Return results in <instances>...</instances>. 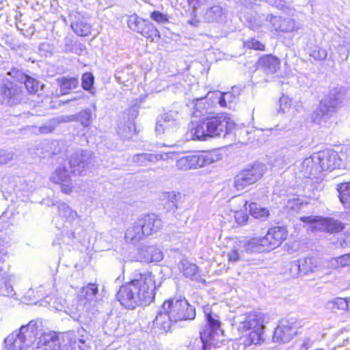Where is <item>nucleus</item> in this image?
Listing matches in <instances>:
<instances>
[{"label": "nucleus", "instance_id": "nucleus-1", "mask_svg": "<svg viewBox=\"0 0 350 350\" xmlns=\"http://www.w3.org/2000/svg\"><path fill=\"white\" fill-rule=\"evenodd\" d=\"M161 283L150 271H139L128 281L120 286L116 299L120 306L127 310L146 307L154 303Z\"/></svg>", "mask_w": 350, "mask_h": 350}, {"label": "nucleus", "instance_id": "nucleus-2", "mask_svg": "<svg viewBox=\"0 0 350 350\" xmlns=\"http://www.w3.org/2000/svg\"><path fill=\"white\" fill-rule=\"evenodd\" d=\"M243 124H239L228 113L209 112L198 121L192 129L193 139L205 141L208 138L225 137L239 130Z\"/></svg>", "mask_w": 350, "mask_h": 350}, {"label": "nucleus", "instance_id": "nucleus-3", "mask_svg": "<svg viewBox=\"0 0 350 350\" xmlns=\"http://www.w3.org/2000/svg\"><path fill=\"white\" fill-rule=\"evenodd\" d=\"M265 315L256 311L245 314V319L239 323L237 331L245 347L258 345L264 342L263 326Z\"/></svg>", "mask_w": 350, "mask_h": 350}, {"label": "nucleus", "instance_id": "nucleus-4", "mask_svg": "<svg viewBox=\"0 0 350 350\" xmlns=\"http://www.w3.org/2000/svg\"><path fill=\"white\" fill-rule=\"evenodd\" d=\"M219 159L220 154L215 149L191 150L177 159L176 165L180 170H189L203 167Z\"/></svg>", "mask_w": 350, "mask_h": 350}, {"label": "nucleus", "instance_id": "nucleus-5", "mask_svg": "<svg viewBox=\"0 0 350 350\" xmlns=\"http://www.w3.org/2000/svg\"><path fill=\"white\" fill-rule=\"evenodd\" d=\"M288 231L282 226H273L268 229L264 237H253L247 241L251 248L269 252L280 247L287 239Z\"/></svg>", "mask_w": 350, "mask_h": 350}, {"label": "nucleus", "instance_id": "nucleus-6", "mask_svg": "<svg viewBox=\"0 0 350 350\" xmlns=\"http://www.w3.org/2000/svg\"><path fill=\"white\" fill-rule=\"evenodd\" d=\"M172 318L176 322L193 320L196 308L185 298H170L163 301Z\"/></svg>", "mask_w": 350, "mask_h": 350}, {"label": "nucleus", "instance_id": "nucleus-7", "mask_svg": "<svg viewBox=\"0 0 350 350\" xmlns=\"http://www.w3.org/2000/svg\"><path fill=\"white\" fill-rule=\"evenodd\" d=\"M298 326L295 319H282L275 328L272 340L282 344L289 342L296 334Z\"/></svg>", "mask_w": 350, "mask_h": 350}, {"label": "nucleus", "instance_id": "nucleus-8", "mask_svg": "<svg viewBox=\"0 0 350 350\" xmlns=\"http://www.w3.org/2000/svg\"><path fill=\"white\" fill-rule=\"evenodd\" d=\"M262 167L252 165L249 168L241 170L235 177L234 187L237 190H243L246 187L256 183L263 176Z\"/></svg>", "mask_w": 350, "mask_h": 350}, {"label": "nucleus", "instance_id": "nucleus-9", "mask_svg": "<svg viewBox=\"0 0 350 350\" xmlns=\"http://www.w3.org/2000/svg\"><path fill=\"white\" fill-rule=\"evenodd\" d=\"M128 27L133 31L140 33L144 37L153 40L159 38V31L147 21L138 17L136 14L131 15L128 19Z\"/></svg>", "mask_w": 350, "mask_h": 350}, {"label": "nucleus", "instance_id": "nucleus-10", "mask_svg": "<svg viewBox=\"0 0 350 350\" xmlns=\"http://www.w3.org/2000/svg\"><path fill=\"white\" fill-rule=\"evenodd\" d=\"M137 221L146 237L157 232L162 226L161 219L154 213L146 214Z\"/></svg>", "mask_w": 350, "mask_h": 350}, {"label": "nucleus", "instance_id": "nucleus-11", "mask_svg": "<svg viewBox=\"0 0 350 350\" xmlns=\"http://www.w3.org/2000/svg\"><path fill=\"white\" fill-rule=\"evenodd\" d=\"M174 323L176 322L173 320L170 312L163 303L153 321L154 327L164 332H168L172 331Z\"/></svg>", "mask_w": 350, "mask_h": 350}, {"label": "nucleus", "instance_id": "nucleus-12", "mask_svg": "<svg viewBox=\"0 0 350 350\" xmlns=\"http://www.w3.org/2000/svg\"><path fill=\"white\" fill-rule=\"evenodd\" d=\"M0 93L7 99L8 103L16 105L22 100V90L12 82L4 84L3 81H0Z\"/></svg>", "mask_w": 350, "mask_h": 350}, {"label": "nucleus", "instance_id": "nucleus-13", "mask_svg": "<svg viewBox=\"0 0 350 350\" xmlns=\"http://www.w3.org/2000/svg\"><path fill=\"white\" fill-rule=\"evenodd\" d=\"M315 161L319 163L323 172L332 171L337 166L336 154L331 150H322L314 154Z\"/></svg>", "mask_w": 350, "mask_h": 350}, {"label": "nucleus", "instance_id": "nucleus-14", "mask_svg": "<svg viewBox=\"0 0 350 350\" xmlns=\"http://www.w3.org/2000/svg\"><path fill=\"white\" fill-rule=\"evenodd\" d=\"M37 347L41 350H62L58 333L55 332L43 333L39 338Z\"/></svg>", "mask_w": 350, "mask_h": 350}, {"label": "nucleus", "instance_id": "nucleus-15", "mask_svg": "<svg viewBox=\"0 0 350 350\" xmlns=\"http://www.w3.org/2000/svg\"><path fill=\"white\" fill-rule=\"evenodd\" d=\"M301 171L308 178H318L322 173V169L313 155L306 158L301 164Z\"/></svg>", "mask_w": 350, "mask_h": 350}, {"label": "nucleus", "instance_id": "nucleus-16", "mask_svg": "<svg viewBox=\"0 0 350 350\" xmlns=\"http://www.w3.org/2000/svg\"><path fill=\"white\" fill-rule=\"evenodd\" d=\"M206 97L213 100V103L217 102L220 107L231 108V103L235 100L236 97L231 92L222 93L219 91L210 92Z\"/></svg>", "mask_w": 350, "mask_h": 350}, {"label": "nucleus", "instance_id": "nucleus-17", "mask_svg": "<svg viewBox=\"0 0 350 350\" xmlns=\"http://www.w3.org/2000/svg\"><path fill=\"white\" fill-rule=\"evenodd\" d=\"M206 97L213 100V103L217 102L220 107L231 108V103L235 100L236 97L231 92L222 93L219 91L210 92Z\"/></svg>", "mask_w": 350, "mask_h": 350}, {"label": "nucleus", "instance_id": "nucleus-18", "mask_svg": "<svg viewBox=\"0 0 350 350\" xmlns=\"http://www.w3.org/2000/svg\"><path fill=\"white\" fill-rule=\"evenodd\" d=\"M244 206L247 208L249 214L256 219L265 221L270 216V212L267 208L262 207L255 202H248L245 200Z\"/></svg>", "mask_w": 350, "mask_h": 350}, {"label": "nucleus", "instance_id": "nucleus-19", "mask_svg": "<svg viewBox=\"0 0 350 350\" xmlns=\"http://www.w3.org/2000/svg\"><path fill=\"white\" fill-rule=\"evenodd\" d=\"M218 331L205 328L200 332V339L202 342L201 350H208L212 347H219L214 338Z\"/></svg>", "mask_w": 350, "mask_h": 350}, {"label": "nucleus", "instance_id": "nucleus-20", "mask_svg": "<svg viewBox=\"0 0 350 350\" xmlns=\"http://www.w3.org/2000/svg\"><path fill=\"white\" fill-rule=\"evenodd\" d=\"M323 230L329 234H337L346 229V225L342 221L333 218H323L322 220Z\"/></svg>", "mask_w": 350, "mask_h": 350}, {"label": "nucleus", "instance_id": "nucleus-21", "mask_svg": "<svg viewBox=\"0 0 350 350\" xmlns=\"http://www.w3.org/2000/svg\"><path fill=\"white\" fill-rule=\"evenodd\" d=\"M145 237L137 221L127 228L124 234L125 241L133 244L138 243Z\"/></svg>", "mask_w": 350, "mask_h": 350}, {"label": "nucleus", "instance_id": "nucleus-22", "mask_svg": "<svg viewBox=\"0 0 350 350\" xmlns=\"http://www.w3.org/2000/svg\"><path fill=\"white\" fill-rule=\"evenodd\" d=\"M12 72L18 77H20L21 81H23L25 88L29 94H36L42 90L43 85L38 80L23 75L18 70H13Z\"/></svg>", "mask_w": 350, "mask_h": 350}, {"label": "nucleus", "instance_id": "nucleus-23", "mask_svg": "<svg viewBox=\"0 0 350 350\" xmlns=\"http://www.w3.org/2000/svg\"><path fill=\"white\" fill-rule=\"evenodd\" d=\"M259 64L264 67L267 72L275 73L276 72L280 66V59L274 56L267 55L262 56L258 61Z\"/></svg>", "mask_w": 350, "mask_h": 350}, {"label": "nucleus", "instance_id": "nucleus-24", "mask_svg": "<svg viewBox=\"0 0 350 350\" xmlns=\"http://www.w3.org/2000/svg\"><path fill=\"white\" fill-rule=\"evenodd\" d=\"M318 267L316 260L312 257H306L298 260V270L301 274L306 275L314 272Z\"/></svg>", "mask_w": 350, "mask_h": 350}, {"label": "nucleus", "instance_id": "nucleus-25", "mask_svg": "<svg viewBox=\"0 0 350 350\" xmlns=\"http://www.w3.org/2000/svg\"><path fill=\"white\" fill-rule=\"evenodd\" d=\"M204 315L209 328L213 330H219L221 334H224V331L221 328V322L219 316L213 313L211 309L204 310Z\"/></svg>", "mask_w": 350, "mask_h": 350}, {"label": "nucleus", "instance_id": "nucleus-26", "mask_svg": "<svg viewBox=\"0 0 350 350\" xmlns=\"http://www.w3.org/2000/svg\"><path fill=\"white\" fill-rule=\"evenodd\" d=\"M56 81L60 88L62 94H68L72 90L75 89L78 85L77 79L73 77H62L57 79Z\"/></svg>", "mask_w": 350, "mask_h": 350}, {"label": "nucleus", "instance_id": "nucleus-27", "mask_svg": "<svg viewBox=\"0 0 350 350\" xmlns=\"http://www.w3.org/2000/svg\"><path fill=\"white\" fill-rule=\"evenodd\" d=\"M340 201L345 207H350V183H341L337 185Z\"/></svg>", "mask_w": 350, "mask_h": 350}, {"label": "nucleus", "instance_id": "nucleus-28", "mask_svg": "<svg viewBox=\"0 0 350 350\" xmlns=\"http://www.w3.org/2000/svg\"><path fill=\"white\" fill-rule=\"evenodd\" d=\"M183 275L187 279L194 281L198 280L200 278V271L196 264L185 262L182 266Z\"/></svg>", "mask_w": 350, "mask_h": 350}, {"label": "nucleus", "instance_id": "nucleus-29", "mask_svg": "<svg viewBox=\"0 0 350 350\" xmlns=\"http://www.w3.org/2000/svg\"><path fill=\"white\" fill-rule=\"evenodd\" d=\"M72 30L80 36H87L90 34L91 25L87 23L79 21L71 24Z\"/></svg>", "mask_w": 350, "mask_h": 350}, {"label": "nucleus", "instance_id": "nucleus-30", "mask_svg": "<svg viewBox=\"0 0 350 350\" xmlns=\"http://www.w3.org/2000/svg\"><path fill=\"white\" fill-rule=\"evenodd\" d=\"M308 204V202L306 201L299 196H295L287 200L286 206L291 210H298Z\"/></svg>", "mask_w": 350, "mask_h": 350}, {"label": "nucleus", "instance_id": "nucleus-31", "mask_svg": "<svg viewBox=\"0 0 350 350\" xmlns=\"http://www.w3.org/2000/svg\"><path fill=\"white\" fill-rule=\"evenodd\" d=\"M334 310L348 311V298L336 297L329 301Z\"/></svg>", "mask_w": 350, "mask_h": 350}, {"label": "nucleus", "instance_id": "nucleus-32", "mask_svg": "<svg viewBox=\"0 0 350 350\" xmlns=\"http://www.w3.org/2000/svg\"><path fill=\"white\" fill-rule=\"evenodd\" d=\"M81 291L84 294V299H88L90 297H96L98 293V284L96 283H88L85 286L81 288Z\"/></svg>", "mask_w": 350, "mask_h": 350}, {"label": "nucleus", "instance_id": "nucleus-33", "mask_svg": "<svg viewBox=\"0 0 350 350\" xmlns=\"http://www.w3.org/2000/svg\"><path fill=\"white\" fill-rule=\"evenodd\" d=\"M247 208L245 207L244 209L237 210L233 212L234 221L237 226H244L247 223L249 215L247 213Z\"/></svg>", "mask_w": 350, "mask_h": 350}, {"label": "nucleus", "instance_id": "nucleus-34", "mask_svg": "<svg viewBox=\"0 0 350 350\" xmlns=\"http://www.w3.org/2000/svg\"><path fill=\"white\" fill-rule=\"evenodd\" d=\"M222 14V8L220 6L215 5L206 11L205 18L208 21H217L221 18Z\"/></svg>", "mask_w": 350, "mask_h": 350}, {"label": "nucleus", "instance_id": "nucleus-35", "mask_svg": "<svg viewBox=\"0 0 350 350\" xmlns=\"http://www.w3.org/2000/svg\"><path fill=\"white\" fill-rule=\"evenodd\" d=\"M180 200V195L175 191L166 192L163 196V200L166 204H172L177 208V204Z\"/></svg>", "mask_w": 350, "mask_h": 350}, {"label": "nucleus", "instance_id": "nucleus-36", "mask_svg": "<svg viewBox=\"0 0 350 350\" xmlns=\"http://www.w3.org/2000/svg\"><path fill=\"white\" fill-rule=\"evenodd\" d=\"M30 329H35L36 331L37 330L38 325H37V322L36 321L31 320L26 325H23L21 327L20 333L17 335V339H18L21 341L24 342L25 338L24 333H28L29 332ZM33 332V330L31 331V332Z\"/></svg>", "mask_w": 350, "mask_h": 350}, {"label": "nucleus", "instance_id": "nucleus-37", "mask_svg": "<svg viewBox=\"0 0 350 350\" xmlns=\"http://www.w3.org/2000/svg\"><path fill=\"white\" fill-rule=\"evenodd\" d=\"M82 87L84 90L91 91L94 84V76L91 73H85L82 76Z\"/></svg>", "mask_w": 350, "mask_h": 350}, {"label": "nucleus", "instance_id": "nucleus-38", "mask_svg": "<svg viewBox=\"0 0 350 350\" xmlns=\"http://www.w3.org/2000/svg\"><path fill=\"white\" fill-rule=\"evenodd\" d=\"M338 242L342 247L350 246V226L343 231L342 234L338 238Z\"/></svg>", "mask_w": 350, "mask_h": 350}, {"label": "nucleus", "instance_id": "nucleus-39", "mask_svg": "<svg viewBox=\"0 0 350 350\" xmlns=\"http://www.w3.org/2000/svg\"><path fill=\"white\" fill-rule=\"evenodd\" d=\"M244 46L249 49L264 51L265 45L256 39H250L244 42Z\"/></svg>", "mask_w": 350, "mask_h": 350}, {"label": "nucleus", "instance_id": "nucleus-40", "mask_svg": "<svg viewBox=\"0 0 350 350\" xmlns=\"http://www.w3.org/2000/svg\"><path fill=\"white\" fill-rule=\"evenodd\" d=\"M174 121H170V119L161 117L157 122L156 125V131L161 133L164 131L165 127H169L173 124Z\"/></svg>", "mask_w": 350, "mask_h": 350}, {"label": "nucleus", "instance_id": "nucleus-41", "mask_svg": "<svg viewBox=\"0 0 350 350\" xmlns=\"http://www.w3.org/2000/svg\"><path fill=\"white\" fill-rule=\"evenodd\" d=\"M336 264L338 267L350 266V252L335 258Z\"/></svg>", "mask_w": 350, "mask_h": 350}, {"label": "nucleus", "instance_id": "nucleus-42", "mask_svg": "<svg viewBox=\"0 0 350 350\" xmlns=\"http://www.w3.org/2000/svg\"><path fill=\"white\" fill-rule=\"evenodd\" d=\"M323 217L319 216H304L300 218V220L304 223L314 224L320 223L322 225Z\"/></svg>", "mask_w": 350, "mask_h": 350}, {"label": "nucleus", "instance_id": "nucleus-43", "mask_svg": "<svg viewBox=\"0 0 350 350\" xmlns=\"http://www.w3.org/2000/svg\"><path fill=\"white\" fill-rule=\"evenodd\" d=\"M150 18L157 23H163L168 21L167 16L159 11H154L150 15Z\"/></svg>", "mask_w": 350, "mask_h": 350}, {"label": "nucleus", "instance_id": "nucleus-44", "mask_svg": "<svg viewBox=\"0 0 350 350\" xmlns=\"http://www.w3.org/2000/svg\"><path fill=\"white\" fill-rule=\"evenodd\" d=\"M311 55L315 59L323 60L327 57V51L325 49H316L312 51Z\"/></svg>", "mask_w": 350, "mask_h": 350}, {"label": "nucleus", "instance_id": "nucleus-45", "mask_svg": "<svg viewBox=\"0 0 350 350\" xmlns=\"http://www.w3.org/2000/svg\"><path fill=\"white\" fill-rule=\"evenodd\" d=\"M228 260L229 262H235L240 260V255L238 250L232 249L227 255Z\"/></svg>", "mask_w": 350, "mask_h": 350}, {"label": "nucleus", "instance_id": "nucleus-46", "mask_svg": "<svg viewBox=\"0 0 350 350\" xmlns=\"http://www.w3.org/2000/svg\"><path fill=\"white\" fill-rule=\"evenodd\" d=\"M271 20L273 21V23H274V26H275V28L276 30H281L282 31H291L292 29H290V28H286V27H284L281 25L280 26H276L275 25V23H278V22H281L282 21L283 23H286V21L285 20H282V18L280 17H277V16H273L271 18Z\"/></svg>", "mask_w": 350, "mask_h": 350}, {"label": "nucleus", "instance_id": "nucleus-47", "mask_svg": "<svg viewBox=\"0 0 350 350\" xmlns=\"http://www.w3.org/2000/svg\"><path fill=\"white\" fill-rule=\"evenodd\" d=\"M291 100L288 96H282L280 100L281 109L291 107Z\"/></svg>", "mask_w": 350, "mask_h": 350}, {"label": "nucleus", "instance_id": "nucleus-48", "mask_svg": "<svg viewBox=\"0 0 350 350\" xmlns=\"http://www.w3.org/2000/svg\"><path fill=\"white\" fill-rule=\"evenodd\" d=\"M11 157L5 151L0 150V163H4L10 161Z\"/></svg>", "mask_w": 350, "mask_h": 350}, {"label": "nucleus", "instance_id": "nucleus-49", "mask_svg": "<svg viewBox=\"0 0 350 350\" xmlns=\"http://www.w3.org/2000/svg\"><path fill=\"white\" fill-rule=\"evenodd\" d=\"M62 191L66 194H70L72 192V187L68 185L62 186Z\"/></svg>", "mask_w": 350, "mask_h": 350}, {"label": "nucleus", "instance_id": "nucleus-50", "mask_svg": "<svg viewBox=\"0 0 350 350\" xmlns=\"http://www.w3.org/2000/svg\"><path fill=\"white\" fill-rule=\"evenodd\" d=\"M175 152H164L161 154V158L163 159H172L173 156L175 155Z\"/></svg>", "mask_w": 350, "mask_h": 350}, {"label": "nucleus", "instance_id": "nucleus-51", "mask_svg": "<svg viewBox=\"0 0 350 350\" xmlns=\"http://www.w3.org/2000/svg\"><path fill=\"white\" fill-rule=\"evenodd\" d=\"M199 20L196 18H192L188 21V23L193 26H197L199 24Z\"/></svg>", "mask_w": 350, "mask_h": 350}, {"label": "nucleus", "instance_id": "nucleus-52", "mask_svg": "<svg viewBox=\"0 0 350 350\" xmlns=\"http://www.w3.org/2000/svg\"><path fill=\"white\" fill-rule=\"evenodd\" d=\"M196 1H197V0H188V3H189L190 5L193 6V8H196Z\"/></svg>", "mask_w": 350, "mask_h": 350}, {"label": "nucleus", "instance_id": "nucleus-53", "mask_svg": "<svg viewBox=\"0 0 350 350\" xmlns=\"http://www.w3.org/2000/svg\"><path fill=\"white\" fill-rule=\"evenodd\" d=\"M348 311H350V298H348Z\"/></svg>", "mask_w": 350, "mask_h": 350}, {"label": "nucleus", "instance_id": "nucleus-54", "mask_svg": "<svg viewBox=\"0 0 350 350\" xmlns=\"http://www.w3.org/2000/svg\"><path fill=\"white\" fill-rule=\"evenodd\" d=\"M314 350H324L323 349H314Z\"/></svg>", "mask_w": 350, "mask_h": 350}]
</instances>
